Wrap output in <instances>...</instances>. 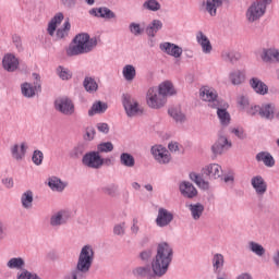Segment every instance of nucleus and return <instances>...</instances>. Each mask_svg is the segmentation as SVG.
Returning <instances> with one entry per match:
<instances>
[{
    "mask_svg": "<svg viewBox=\"0 0 279 279\" xmlns=\"http://www.w3.org/2000/svg\"><path fill=\"white\" fill-rule=\"evenodd\" d=\"M250 250L256 256H265V247L256 242H250Z\"/></svg>",
    "mask_w": 279,
    "mask_h": 279,
    "instance_id": "nucleus-41",
    "label": "nucleus"
},
{
    "mask_svg": "<svg viewBox=\"0 0 279 279\" xmlns=\"http://www.w3.org/2000/svg\"><path fill=\"white\" fill-rule=\"evenodd\" d=\"M252 186L255 189L257 195H265L267 193V183H265L263 177H254L252 179Z\"/></svg>",
    "mask_w": 279,
    "mask_h": 279,
    "instance_id": "nucleus-20",
    "label": "nucleus"
},
{
    "mask_svg": "<svg viewBox=\"0 0 279 279\" xmlns=\"http://www.w3.org/2000/svg\"><path fill=\"white\" fill-rule=\"evenodd\" d=\"M196 40L201 45L204 53H210L213 51V45L210 44V39L204 33L198 32L196 35Z\"/></svg>",
    "mask_w": 279,
    "mask_h": 279,
    "instance_id": "nucleus-21",
    "label": "nucleus"
},
{
    "mask_svg": "<svg viewBox=\"0 0 279 279\" xmlns=\"http://www.w3.org/2000/svg\"><path fill=\"white\" fill-rule=\"evenodd\" d=\"M180 192L183 197H187V199H193V197H197V189L193 185V183L189 181H183L180 186Z\"/></svg>",
    "mask_w": 279,
    "mask_h": 279,
    "instance_id": "nucleus-17",
    "label": "nucleus"
},
{
    "mask_svg": "<svg viewBox=\"0 0 279 279\" xmlns=\"http://www.w3.org/2000/svg\"><path fill=\"white\" fill-rule=\"evenodd\" d=\"M95 258V251H93V246L85 245L83 246L76 267L71 271L70 276L66 279H82L86 278V274L90 271V267H93V260Z\"/></svg>",
    "mask_w": 279,
    "mask_h": 279,
    "instance_id": "nucleus-3",
    "label": "nucleus"
},
{
    "mask_svg": "<svg viewBox=\"0 0 279 279\" xmlns=\"http://www.w3.org/2000/svg\"><path fill=\"white\" fill-rule=\"evenodd\" d=\"M57 72L61 80H71L73 77V73L69 69H64V66L59 65Z\"/></svg>",
    "mask_w": 279,
    "mask_h": 279,
    "instance_id": "nucleus-46",
    "label": "nucleus"
},
{
    "mask_svg": "<svg viewBox=\"0 0 279 279\" xmlns=\"http://www.w3.org/2000/svg\"><path fill=\"white\" fill-rule=\"evenodd\" d=\"M229 80L233 86H239L245 82V73L241 70L233 71L229 74Z\"/></svg>",
    "mask_w": 279,
    "mask_h": 279,
    "instance_id": "nucleus-31",
    "label": "nucleus"
},
{
    "mask_svg": "<svg viewBox=\"0 0 279 279\" xmlns=\"http://www.w3.org/2000/svg\"><path fill=\"white\" fill-rule=\"evenodd\" d=\"M199 97L203 99V101H208L209 108H213V104L215 106H219L223 99H219V95L217 94V90L208 87V86H203L199 89Z\"/></svg>",
    "mask_w": 279,
    "mask_h": 279,
    "instance_id": "nucleus-8",
    "label": "nucleus"
},
{
    "mask_svg": "<svg viewBox=\"0 0 279 279\" xmlns=\"http://www.w3.org/2000/svg\"><path fill=\"white\" fill-rule=\"evenodd\" d=\"M168 149L170 151H179L180 150V147L178 146V143L177 142H171L169 145H168Z\"/></svg>",
    "mask_w": 279,
    "mask_h": 279,
    "instance_id": "nucleus-62",
    "label": "nucleus"
},
{
    "mask_svg": "<svg viewBox=\"0 0 279 279\" xmlns=\"http://www.w3.org/2000/svg\"><path fill=\"white\" fill-rule=\"evenodd\" d=\"M250 85L257 93V95H267L269 93V87L263 81L257 77L250 80Z\"/></svg>",
    "mask_w": 279,
    "mask_h": 279,
    "instance_id": "nucleus-19",
    "label": "nucleus"
},
{
    "mask_svg": "<svg viewBox=\"0 0 279 279\" xmlns=\"http://www.w3.org/2000/svg\"><path fill=\"white\" fill-rule=\"evenodd\" d=\"M153 254H154V251H151V248H147L140 253V258L144 263H147V260H149V258H151Z\"/></svg>",
    "mask_w": 279,
    "mask_h": 279,
    "instance_id": "nucleus-52",
    "label": "nucleus"
},
{
    "mask_svg": "<svg viewBox=\"0 0 279 279\" xmlns=\"http://www.w3.org/2000/svg\"><path fill=\"white\" fill-rule=\"evenodd\" d=\"M57 27H58V24L53 21H50L49 24H48V34L50 36H53V34H56Z\"/></svg>",
    "mask_w": 279,
    "mask_h": 279,
    "instance_id": "nucleus-57",
    "label": "nucleus"
},
{
    "mask_svg": "<svg viewBox=\"0 0 279 279\" xmlns=\"http://www.w3.org/2000/svg\"><path fill=\"white\" fill-rule=\"evenodd\" d=\"M17 279H34V275L27 269H22V272L17 276Z\"/></svg>",
    "mask_w": 279,
    "mask_h": 279,
    "instance_id": "nucleus-55",
    "label": "nucleus"
},
{
    "mask_svg": "<svg viewBox=\"0 0 279 279\" xmlns=\"http://www.w3.org/2000/svg\"><path fill=\"white\" fill-rule=\"evenodd\" d=\"M64 8H73L75 5V0H61Z\"/></svg>",
    "mask_w": 279,
    "mask_h": 279,
    "instance_id": "nucleus-61",
    "label": "nucleus"
},
{
    "mask_svg": "<svg viewBox=\"0 0 279 279\" xmlns=\"http://www.w3.org/2000/svg\"><path fill=\"white\" fill-rule=\"evenodd\" d=\"M143 8L151 12H158V10H160V2L157 0H148L144 2Z\"/></svg>",
    "mask_w": 279,
    "mask_h": 279,
    "instance_id": "nucleus-43",
    "label": "nucleus"
},
{
    "mask_svg": "<svg viewBox=\"0 0 279 279\" xmlns=\"http://www.w3.org/2000/svg\"><path fill=\"white\" fill-rule=\"evenodd\" d=\"M162 27V22L160 20H154L147 27H146V34L150 38H155L156 34L160 32V28Z\"/></svg>",
    "mask_w": 279,
    "mask_h": 279,
    "instance_id": "nucleus-28",
    "label": "nucleus"
},
{
    "mask_svg": "<svg viewBox=\"0 0 279 279\" xmlns=\"http://www.w3.org/2000/svg\"><path fill=\"white\" fill-rule=\"evenodd\" d=\"M2 66L9 73H13L19 69V59L14 54L8 53L2 59Z\"/></svg>",
    "mask_w": 279,
    "mask_h": 279,
    "instance_id": "nucleus-16",
    "label": "nucleus"
},
{
    "mask_svg": "<svg viewBox=\"0 0 279 279\" xmlns=\"http://www.w3.org/2000/svg\"><path fill=\"white\" fill-rule=\"evenodd\" d=\"M101 191L105 195H109V197H117L118 187L117 185H110L102 187Z\"/></svg>",
    "mask_w": 279,
    "mask_h": 279,
    "instance_id": "nucleus-48",
    "label": "nucleus"
},
{
    "mask_svg": "<svg viewBox=\"0 0 279 279\" xmlns=\"http://www.w3.org/2000/svg\"><path fill=\"white\" fill-rule=\"evenodd\" d=\"M151 154L160 165H169L171 162V154L162 146H153Z\"/></svg>",
    "mask_w": 279,
    "mask_h": 279,
    "instance_id": "nucleus-13",
    "label": "nucleus"
},
{
    "mask_svg": "<svg viewBox=\"0 0 279 279\" xmlns=\"http://www.w3.org/2000/svg\"><path fill=\"white\" fill-rule=\"evenodd\" d=\"M7 266L9 269L23 270V267H25V259H23V257H13L7 263Z\"/></svg>",
    "mask_w": 279,
    "mask_h": 279,
    "instance_id": "nucleus-35",
    "label": "nucleus"
},
{
    "mask_svg": "<svg viewBox=\"0 0 279 279\" xmlns=\"http://www.w3.org/2000/svg\"><path fill=\"white\" fill-rule=\"evenodd\" d=\"M48 186L51 191H57L58 193H62V191L66 189V184H64L58 177L49 178Z\"/></svg>",
    "mask_w": 279,
    "mask_h": 279,
    "instance_id": "nucleus-26",
    "label": "nucleus"
},
{
    "mask_svg": "<svg viewBox=\"0 0 279 279\" xmlns=\"http://www.w3.org/2000/svg\"><path fill=\"white\" fill-rule=\"evenodd\" d=\"M82 162L85 165V167H89V169H101V167H104V158H101L99 151H90L85 154Z\"/></svg>",
    "mask_w": 279,
    "mask_h": 279,
    "instance_id": "nucleus-10",
    "label": "nucleus"
},
{
    "mask_svg": "<svg viewBox=\"0 0 279 279\" xmlns=\"http://www.w3.org/2000/svg\"><path fill=\"white\" fill-rule=\"evenodd\" d=\"M132 274L136 278H147V279L154 278V275L151 274V266L149 265L144 267H136L133 269Z\"/></svg>",
    "mask_w": 279,
    "mask_h": 279,
    "instance_id": "nucleus-22",
    "label": "nucleus"
},
{
    "mask_svg": "<svg viewBox=\"0 0 279 279\" xmlns=\"http://www.w3.org/2000/svg\"><path fill=\"white\" fill-rule=\"evenodd\" d=\"M161 51L168 53V56H172L173 58H180L182 56V48L175 44L163 43L160 44Z\"/></svg>",
    "mask_w": 279,
    "mask_h": 279,
    "instance_id": "nucleus-18",
    "label": "nucleus"
},
{
    "mask_svg": "<svg viewBox=\"0 0 279 279\" xmlns=\"http://www.w3.org/2000/svg\"><path fill=\"white\" fill-rule=\"evenodd\" d=\"M223 263H225V259L221 254L217 253L214 255L213 267L216 274H219V270L221 269V267H223Z\"/></svg>",
    "mask_w": 279,
    "mask_h": 279,
    "instance_id": "nucleus-40",
    "label": "nucleus"
},
{
    "mask_svg": "<svg viewBox=\"0 0 279 279\" xmlns=\"http://www.w3.org/2000/svg\"><path fill=\"white\" fill-rule=\"evenodd\" d=\"M168 95H175V88L170 81H165L158 88L150 87L147 92V104L149 108H154L155 110L162 108L167 104Z\"/></svg>",
    "mask_w": 279,
    "mask_h": 279,
    "instance_id": "nucleus-2",
    "label": "nucleus"
},
{
    "mask_svg": "<svg viewBox=\"0 0 279 279\" xmlns=\"http://www.w3.org/2000/svg\"><path fill=\"white\" fill-rule=\"evenodd\" d=\"M122 104L128 117H138L143 114V110L138 107V104L132 99L131 95L124 94Z\"/></svg>",
    "mask_w": 279,
    "mask_h": 279,
    "instance_id": "nucleus-9",
    "label": "nucleus"
},
{
    "mask_svg": "<svg viewBox=\"0 0 279 279\" xmlns=\"http://www.w3.org/2000/svg\"><path fill=\"white\" fill-rule=\"evenodd\" d=\"M232 134H235L238 138L241 141H244V138H247V134H245V131L243 129H232Z\"/></svg>",
    "mask_w": 279,
    "mask_h": 279,
    "instance_id": "nucleus-53",
    "label": "nucleus"
},
{
    "mask_svg": "<svg viewBox=\"0 0 279 279\" xmlns=\"http://www.w3.org/2000/svg\"><path fill=\"white\" fill-rule=\"evenodd\" d=\"M12 156L15 158V160H23V156H25L27 151V146H25V143L21 144V154H19V144H15L12 148Z\"/></svg>",
    "mask_w": 279,
    "mask_h": 279,
    "instance_id": "nucleus-38",
    "label": "nucleus"
},
{
    "mask_svg": "<svg viewBox=\"0 0 279 279\" xmlns=\"http://www.w3.org/2000/svg\"><path fill=\"white\" fill-rule=\"evenodd\" d=\"M54 108L61 112V114H65L68 117H71V114L75 112V105L73 104V100L66 96L57 98L54 101Z\"/></svg>",
    "mask_w": 279,
    "mask_h": 279,
    "instance_id": "nucleus-7",
    "label": "nucleus"
},
{
    "mask_svg": "<svg viewBox=\"0 0 279 279\" xmlns=\"http://www.w3.org/2000/svg\"><path fill=\"white\" fill-rule=\"evenodd\" d=\"M274 0H262L259 2H254L247 10L246 16L250 23H254V21H258L260 16L265 14L267 10V5L271 3Z\"/></svg>",
    "mask_w": 279,
    "mask_h": 279,
    "instance_id": "nucleus-6",
    "label": "nucleus"
},
{
    "mask_svg": "<svg viewBox=\"0 0 279 279\" xmlns=\"http://www.w3.org/2000/svg\"><path fill=\"white\" fill-rule=\"evenodd\" d=\"M168 113L177 123H184V121H186V114H184L180 108H171L168 110Z\"/></svg>",
    "mask_w": 279,
    "mask_h": 279,
    "instance_id": "nucleus-32",
    "label": "nucleus"
},
{
    "mask_svg": "<svg viewBox=\"0 0 279 279\" xmlns=\"http://www.w3.org/2000/svg\"><path fill=\"white\" fill-rule=\"evenodd\" d=\"M260 106L251 107V110H248V114H251V117H254L256 114L260 116Z\"/></svg>",
    "mask_w": 279,
    "mask_h": 279,
    "instance_id": "nucleus-60",
    "label": "nucleus"
},
{
    "mask_svg": "<svg viewBox=\"0 0 279 279\" xmlns=\"http://www.w3.org/2000/svg\"><path fill=\"white\" fill-rule=\"evenodd\" d=\"M173 221V213L169 211L166 208L160 207L158 209V215L156 218V225L159 228H167Z\"/></svg>",
    "mask_w": 279,
    "mask_h": 279,
    "instance_id": "nucleus-14",
    "label": "nucleus"
},
{
    "mask_svg": "<svg viewBox=\"0 0 279 279\" xmlns=\"http://www.w3.org/2000/svg\"><path fill=\"white\" fill-rule=\"evenodd\" d=\"M223 5V0H207L206 1V11L210 16H217V8Z\"/></svg>",
    "mask_w": 279,
    "mask_h": 279,
    "instance_id": "nucleus-27",
    "label": "nucleus"
},
{
    "mask_svg": "<svg viewBox=\"0 0 279 279\" xmlns=\"http://www.w3.org/2000/svg\"><path fill=\"white\" fill-rule=\"evenodd\" d=\"M97 47V37L90 38L88 33H80L77 34L69 48L66 49V56H82V53H89V51Z\"/></svg>",
    "mask_w": 279,
    "mask_h": 279,
    "instance_id": "nucleus-4",
    "label": "nucleus"
},
{
    "mask_svg": "<svg viewBox=\"0 0 279 279\" xmlns=\"http://www.w3.org/2000/svg\"><path fill=\"white\" fill-rule=\"evenodd\" d=\"M238 106L241 110H245V108H250V98L247 96H240L236 99Z\"/></svg>",
    "mask_w": 279,
    "mask_h": 279,
    "instance_id": "nucleus-47",
    "label": "nucleus"
},
{
    "mask_svg": "<svg viewBox=\"0 0 279 279\" xmlns=\"http://www.w3.org/2000/svg\"><path fill=\"white\" fill-rule=\"evenodd\" d=\"M51 21L53 23H56L57 25H60V23H62V21H64V14L63 13H57Z\"/></svg>",
    "mask_w": 279,
    "mask_h": 279,
    "instance_id": "nucleus-58",
    "label": "nucleus"
},
{
    "mask_svg": "<svg viewBox=\"0 0 279 279\" xmlns=\"http://www.w3.org/2000/svg\"><path fill=\"white\" fill-rule=\"evenodd\" d=\"M84 151H86V144L78 143L70 153L69 156L72 160H80L82 156H84Z\"/></svg>",
    "mask_w": 279,
    "mask_h": 279,
    "instance_id": "nucleus-30",
    "label": "nucleus"
},
{
    "mask_svg": "<svg viewBox=\"0 0 279 279\" xmlns=\"http://www.w3.org/2000/svg\"><path fill=\"white\" fill-rule=\"evenodd\" d=\"M230 147H232V142L228 141V137L220 135L211 146V151L217 156L218 154H223V149H230Z\"/></svg>",
    "mask_w": 279,
    "mask_h": 279,
    "instance_id": "nucleus-15",
    "label": "nucleus"
},
{
    "mask_svg": "<svg viewBox=\"0 0 279 279\" xmlns=\"http://www.w3.org/2000/svg\"><path fill=\"white\" fill-rule=\"evenodd\" d=\"M97 130L102 134H108V132H110V126L108 125V123L100 122L97 124Z\"/></svg>",
    "mask_w": 279,
    "mask_h": 279,
    "instance_id": "nucleus-54",
    "label": "nucleus"
},
{
    "mask_svg": "<svg viewBox=\"0 0 279 279\" xmlns=\"http://www.w3.org/2000/svg\"><path fill=\"white\" fill-rule=\"evenodd\" d=\"M221 175H223V169H221V166L218 163H210L202 170V175L195 172L190 173V180L206 191L208 190V181L204 180V178L217 180V178H221Z\"/></svg>",
    "mask_w": 279,
    "mask_h": 279,
    "instance_id": "nucleus-5",
    "label": "nucleus"
},
{
    "mask_svg": "<svg viewBox=\"0 0 279 279\" xmlns=\"http://www.w3.org/2000/svg\"><path fill=\"white\" fill-rule=\"evenodd\" d=\"M108 110V104L102 102L101 100L96 101L90 110L88 111L89 117H94L95 114H104Z\"/></svg>",
    "mask_w": 279,
    "mask_h": 279,
    "instance_id": "nucleus-25",
    "label": "nucleus"
},
{
    "mask_svg": "<svg viewBox=\"0 0 279 279\" xmlns=\"http://www.w3.org/2000/svg\"><path fill=\"white\" fill-rule=\"evenodd\" d=\"M228 107L229 105L225 100L220 101L218 105H211V108L217 110V116L221 125H230V113L228 112Z\"/></svg>",
    "mask_w": 279,
    "mask_h": 279,
    "instance_id": "nucleus-12",
    "label": "nucleus"
},
{
    "mask_svg": "<svg viewBox=\"0 0 279 279\" xmlns=\"http://www.w3.org/2000/svg\"><path fill=\"white\" fill-rule=\"evenodd\" d=\"M131 34H134V36H141L145 32V29L141 28V24L137 23H131L130 25Z\"/></svg>",
    "mask_w": 279,
    "mask_h": 279,
    "instance_id": "nucleus-50",
    "label": "nucleus"
},
{
    "mask_svg": "<svg viewBox=\"0 0 279 279\" xmlns=\"http://www.w3.org/2000/svg\"><path fill=\"white\" fill-rule=\"evenodd\" d=\"M64 36H69V33H66L63 28H59L57 31V38H64Z\"/></svg>",
    "mask_w": 279,
    "mask_h": 279,
    "instance_id": "nucleus-63",
    "label": "nucleus"
},
{
    "mask_svg": "<svg viewBox=\"0 0 279 279\" xmlns=\"http://www.w3.org/2000/svg\"><path fill=\"white\" fill-rule=\"evenodd\" d=\"M123 226H125V222H123L122 225L116 226L113 228L114 234H124L125 233V229H123Z\"/></svg>",
    "mask_w": 279,
    "mask_h": 279,
    "instance_id": "nucleus-59",
    "label": "nucleus"
},
{
    "mask_svg": "<svg viewBox=\"0 0 279 279\" xmlns=\"http://www.w3.org/2000/svg\"><path fill=\"white\" fill-rule=\"evenodd\" d=\"M120 162L123 167H134V165H136L134 156L130 155V153H122L120 156Z\"/></svg>",
    "mask_w": 279,
    "mask_h": 279,
    "instance_id": "nucleus-37",
    "label": "nucleus"
},
{
    "mask_svg": "<svg viewBox=\"0 0 279 279\" xmlns=\"http://www.w3.org/2000/svg\"><path fill=\"white\" fill-rule=\"evenodd\" d=\"M45 158V156L43 155V151L40 150H35L32 157V160L34 162V165H43V159Z\"/></svg>",
    "mask_w": 279,
    "mask_h": 279,
    "instance_id": "nucleus-49",
    "label": "nucleus"
},
{
    "mask_svg": "<svg viewBox=\"0 0 279 279\" xmlns=\"http://www.w3.org/2000/svg\"><path fill=\"white\" fill-rule=\"evenodd\" d=\"M239 58L240 56L232 51L222 52V59L225 62H231V64H234V62H238Z\"/></svg>",
    "mask_w": 279,
    "mask_h": 279,
    "instance_id": "nucleus-44",
    "label": "nucleus"
},
{
    "mask_svg": "<svg viewBox=\"0 0 279 279\" xmlns=\"http://www.w3.org/2000/svg\"><path fill=\"white\" fill-rule=\"evenodd\" d=\"M51 226H62V211H58L57 215L50 218Z\"/></svg>",
    "mask_w": 279,
    "mask_h": 279,
    "instance_id": "nucleus-51",
    "label": "nucleus"
},
{
    "mask_svg": "<svg viewBox=\"0 0 279 279\" xmlns=\"http://www.w3.org/2000/svg\"><path fill=\"white\" fill-rule=\"evenodd\" d=\"M95 128H87L86 129V135H85V141H93L95 138Z\"/></svg>",
    "mask_w": 279,
    "mask_h": 279,
    "instance_id": "nucleus-56",
    "label": "nucleus"
},
{
    "mask_svg": "<svg viewBox=\"0 0 279 279\" xmlns=\"http://www.w3.org/2000/svg\"><path fill=\"white\" fill-rule=\"evenodd\" d=\"M274 112H276V107L271 104H266L260 107L259 117L271 120L274 119Z\"/></svg>",
    "mask_w": 279,
    "mask_h": 279,
    "instance_id": "nucleus-29",
    "label": "nucleus"
},
{
    "mask_svg": "<svg viewBox=\"0 0 279 279\" xmlns=\"http://www.w3.org/2000/svg\"><path fill=\"white\" fill-rule=\"evenodd\" d=\"M83 86L87 93H97L99 85L95 81V78L87 76L83 82Z\"/></svg>",
    "mask_w": 279,
    "mask_h": 279,
    "instance_id": "nucleus-33",
    "label": "nucleus"
},
{
    "mask_svg": "<svg viewBox=\"0 0 279 279\" xmlns=\"http://www.w3.org/2000/svg\"><path fill=\"white\" fill-rule=\"evenodd\" d=\"M33 77L35 80L34 86L29 83L22 84V95H24V97H34L38 90H41L40 74L33 73Z\"/></svg>",
    "mask_w": 279,
    "mask_h": 279,
    "instance_id": "nucleus-11",
    "label": "nucleus"
},
{
    "mask_svg": "<svg viewBox=\"0 0 279 279\" xmlns=\"http://www.w3.org/2000/svg\"><path fill=\"white\" fill-rule=\"evenodd\" d=\"M190 210L195 221H197L202 217V215H204V206L202 205V203L190 205Z\"/></svg>",
    "mask_w": 279,
    "mask_h": 279,
    "instance_id": "nucleus-36",
    "label": "nucleus"
},
{
    "mask_svg": "<svg viewBox=\"0 0 279 279\" xmlns=\"http://www.w3.org/2000/svg\"><path fill=\"white\" fill-rule=\"evenodd\" d=\"M34 202V193L32 191H26L23 195H22V205L24 208H32V204Z\"/></svg>",
    "mask_w": 279,
    "mask_h": 279,
    "instance_id": "nucleus-39",
    "label": "nucleus"
},
{
    "mask_svg": "<svg viewBox=\"0 0 279 279\" xmlns=\"http://www.w3.org/2000/svg\"><path fill=\"white\" fill-rule=\"evenodd\" d=\"M122 74L126 82H134V77H136V68L132 64H128L123 68Z\"/></svg>",
    "mask_w": 279,
    "mask_h": 279,
    "instance_id": "nucleus-34",
    "label": "nucleus"
},
{
    "mask_svg": "<svg viewBox=\"0 0 279 279\" xmlns=\"http://www.w3.org/2000/svg\"><path fill=\"white\" fill-rule=\"evenodd\" d=\"M262 60L264 62H279V50L278 49H264L262 53Z\"/></svg>",
    "mask_w": 279,
    "mask_h": 279,
    "instance_id": "nucleus-23",
    "label": "nucleus"
},
{
    "mask_svg": "<svg viewBox=\"0 0 279 279\" xmlns=\"http://www.w3.org/2000/svg\"><path fill=\"white\" fill-rule=\"evenodd\" d=\"M236 279H252V275L244 272L240 275Z\"/></svg>",
    "mask_w": 279,
    "mask_h": 279,
    "instance_id": "nucleus-64",
    "label": "nucleus"
},
{
    "mask_svg": "<svg viewBox=\"0 0 279 279\" xmlns=\"http://www.w3.org/2000/svg\"><path fill=\"white\" fill-rule=\"evenodd\" d=\"M173 260V248L169 245V243L163 242L159 243L157 246V254L151 262V269L154 276H165L169 269V265Z\"/></svg>",
    "mask_w": 279,
    "mask_h": 279,
    "instance_id": "nucleus-1",
    "label": "nucleus"
},
{
    "mask_svg": "<svg viewBox=\"0 0 279 279\" xmlns=\"http://www.w3.org/2000/svg\"><path fill=\"white\" fill-rule=\"evenodd\" d=\"M98 14H99L100 19H116L117 17V14H114V12H112L108 8H99Z\"/></svg>",
    "mask_w": 279,
    "mask_h": 279,
    "instance_id": "nucleus-45",
    "label": "nucleus"
},
{
    "mask_svg": "<svg viewBox=\"0 0 279 279\" xmlns=\"http://www.w3.org/2000/svg\"><path fill=\"white\" fill-rule=\"evenodd\" d=\"M257 162H264L266 167H274L276 165V160L274 159V156L269 154L268 151H260L256 155Z\"/></svg>",
    "mask_w": 279,
    "mask_h": 279,
    "instance_id": "nucleus-24",
    "label": "nucleus"
},
{
    "mask_svg": "<svg viewBox=\"0 0 279 279\" xmlns=\"http://www.w3.org/2000/svg\"><path fill=\"white\" fill-rule=\"evenodd\" d=\"M98 154H108L114 149V145L111 142H104L97 146Z\"/></svg>",
    "mask_w": 279,
    "mask_h": 279,
    "instance_id": "nucleus-42",
    "label": "nucleus"
}]
</instances>
